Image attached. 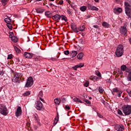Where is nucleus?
<instances>
[{
	"label": "nucleus",
	"mask_w": 131,
	"mask_h": 131,
	"mask_svg": "<svg viewBox=\"0 0 131 131\" xmlns=\"http://www.w3.org/2000/svg\"><path fill=\"white\" fill-rule=\"evenodd\" d=\"M123 46L120 45L117 47V49L115 52L116 56L117 57H121L122 55H123L124 53V49Z\"/></svg>",
	"instance_id": "1"
},
{
	"label": "nucleus",
	"mask_w": 131,
	"mask_h": 131,
	"mask_svg": "<svg viewBox=\"0 0 131 131\" xmlns=\"http://www.w3.org/2000/svg\"><path fill=\"white\" fill-rule=\"evenodd\" d=\"M122 111L125 115L131 114V105H124L122 107Z\"/></svg>",
	"instance_id": "2"
},
{
	"label": "nucleus",
	"mask_w": 131,
	"mask_h": 131,
	"mask_svg": "<svg viewBox=\"0 0 131 131\" xmlns=\"http://www.w3.org/2000/svg\"><path fill=\"white\" fill-rule=\"evenodd\" d=\"M0 113L4 116H7L8 115V108L4 104H0Z\"/></svg>",
	"instance_id": "3"
},
{
	"label": "nucleus",
	"mask_w": 131,
	"mask_h": 131,
	"mask_svg": "<svg viewBox=\"0 0 131 131\" xmlns=\"http://www.w3.org/2000/svg\"><path fill=\"white\" fill-rule=\"evenodd\" d=\"M35 107L37 110L38 111H41V110H45L43 106L42 105V103L40 102L39 100H37L35 104Z\"/></svg>",
	"instance_id": "4"
},
{
	"label": "nucleus",
	"mask_w": 131,
	"mask_h": 131,
	"mask_svg": "<svg viewBox=\"0 0 131 131\" xmlns=\"http://www.w3.org/2000/svg\"><path fill=\"white\" fill-rule=\"evenodd\" d=\"M32 85H33V78L32 77H29L27 79L25 88H31Z\"/></svg>",
	"instance_id": "5"
},
{
	"label": "nucleus",
	"mask_w": 131,
	"mask_h": 131,
	"mask_svg": "<svg viewBox=\"0 0 131 131\" xmlns=\"http://www.w3.org/2000/svg\"><path fill=\"white\" fill-rule=\"evenodd\" d=\"M20 80H21V75L19 73L15 74L12 78V81L13 82H20Z\"/></svg>",
	"instance_id": "6"
},
{
	"label": "nucleus",
	"mask_w": 131,
	"mask_h": 131,
	"mask_svg": "<svg viewBox=\"0 0 131 131\" xmlns=\"http://www.w3.org/2000/svg\"><path fill=\"white\" fill-rule=\"evenodd\" d=\"M21 115H22V109H21V107L18 106L17 107L15 112V116L19 117V116H21Z\"/></svg>",
	"instance_id": "7"
},
{
	"label": "nucleus",
	"mask_w": 131,
	"mask_h": 131,
	"mask_svg": "<svg viewBox=\"0 0 131 131\" xmlns=\"http://www.w3.org/2000/svg\"><path fill=\"white\" fill-rule=\"evenodd\" d=\"M120 33H121V34H123V35H125V34L127 33V31H126V25H125L123 27H121Z\"/></svg>",
	"instance_id": "8"
},
{
	"label": "nucleus",
	"mask_w": 131,
	"mask_h": 131,
	"mask_svg": "<svg viewBox=\"0 0 131 131\" xmlns=\"http://www.w3.org/2000/svg\"><path fill=\"white\" fill-rule=\"evenodd\" d=\"M126 72H127L128 73L127 79L128 81H131V68H127L126 70Z\"/></svg>",
	"instance_id": "9"
},
{
	"label": "nucleus",
	"mask_w": 131,
	"mask_h": 131,
	"mask_svg": "<svg viewBox=\"0 0 131 131\" xmlns=\"http://www.w3.org/2000/svg\"><path fill=\"white\" fill-rule=\"evenodd\" d=\"M88 8L89 10H92L93 11H99V8L94 6L91 4L88 5Z\"/></svg>",
	"instance_id": "10"
},
{
	"label": "nucleus",
	"mask_w": 131,
	"mask_h": 131,
	"mask_svg": "<svg viewBox=\"0 0 131 131\" xmlns=\"http://www.w3.org/2000/svg\"><path fill=\"white\" fill-rule=\"evenodd\" d=\"M71 28L73 29V30H74L75 32H78V29H77V27L76 26V25L75 24H72L71 25Z\"/></svg>",
	"instance_id": "11"
},
{
	"label": "nucleus",
	"mask_w": 131,
	"mask_h": 131,
	"mask_svg": "<svg viewBox=\"0 0 131 131\" xmlns=\"http://www.w3.org/2000/svg\"><path fill=\"white\" fill-rule=\"evenodd\" d=\"M24 55V57L27 59H31V58H32V55L28 52H25Z\"/></svg>",
	"instance_id": "12"
},
{
	"label": "nucleus",
	"mask_w": 131,
	"mask_h": 131,
	"mask_svg": "<svg viewBox=\"0 0 131 131\" xmlns=\"http://www.w3.org/2000/svg\"><path fill=\"white\" fill-rule=\"evenodd\" d=\"M125 12L126 15H127L128 17H129V18H131V8L126 9V10H125Z\"/></svg>",
	"instance_id": "13"
},
{
	"label": "nucleus",
	"mask_w": 131,
	"mask_h": 131,
	"mask_svg": "<svg viewBox=\"0 0 131 131\" xmlns=\"http://www.w3.org/2000/svg\"><path fill=\"white\" fill-rule=\"evenodd\" d=\"M116 130L117 131H123L124 130V128L123 126H121L120 125H117L116 126Z\"/></svg>",
	"instance_id": "14"
},
{
	"label": "nucleus",
	"mask_w": 131,
	"mask_h": 131,
	"mask_svg": "<svg viewBox=\"0 0 131 131\" xmlns=\"http://www.w3.org/2000/svg\"><path fill=\"white\" fill-rule=\"evenodd\" d=\"M43 95V94L42 93V91H40L39 92V93L38 94V98L42 102H44V101H45V100H43V99L42 98Z\"/></svg>",
	"instance_id": "15"
},
{
	"label": "nucleus",
	"mask_w": 131,
	"mask_h": 131,
	"mask_svg": "<svg viewBox=\"0 0 131 131\" xmlns=\"http://www.w3.org/2000/svg\"><path fill=\"white\" fill-rule=\"evenodd\" d=\"M9 37L10 38H11L12 41H13L14 42H17V41H18V38L15 36H12V35H10Z\"/></svg>",
	"instance_id": "16"
},
{
	"label": "nucleus",
	"mask_w": 131,
	"mask_h": 131,
	"mask_svg": "<svg viewBox=\"0 0 131 131\" xmlns=\"http://www.w3.org/2000/svg\"><path fill=\"white\" fill-rule=\"evenodd\" d=\"M114 12L115 14H117V13H121L122 12V9L119 7L114 8Z\"/></svg>",
	"instance_id": "17"
},
{
	"label": "nucleus",
	"mask_w": 131,
	"mask_h": 131,
	"mask_svg": "<svg viewBox=\"0 0 131 131\" xmlns=\"http://www.w3.org/2000/svg\"><path fill=\"white\" fill-rule=\"evenodd\" d=\"M83 56H84V54L82 52H80L77 55V58L78 60H82V58H83Z\"/></svg>",
	"instance_id": "18"
},
{
	"label": "nucleus",
	"mask_w": 131,
	"mask_h": 131,
	"mask_svg": "<svg viewBox=\"0 0 131 131\" xmlns=\"http://www.w3.org/2000/svg\"><path fill=\"white\" fill-rule=\"evenodd\" d=\"M52 19L55 20H60V19H61V16L59 14H55V15L52 16Z\"/></svg>",
	"instance_id": "19"
},
{
	"label": "nucleus",
	"mask_w": 131,
	"mask_h": 131,
	"mask_svg": "<svg viewBox=\"0 0 131 131\" xmlns=\"http://www.w3.org/2000/svg\"><path fill=\"white\" fill-rule=\"evenodd\" d=\"M71 55L72 58H74V57H76V55H77V51H73L71 52Z\"/></svg>",
	"instance_id": "20"
},
{
	"label": "nucleus",
	"mask_w": 131,
	"mask_h": 131,
	"mask_svg": "<svg viewBox=\"0 0 131 131\" xmlns=\"http://www.w3.org/2000/svg\"><path fill=\"white\" fill-rule=\"evenodd\" d=\"M54 102L56 105H59L60 103H61V99L59 98H55Z\"/></svg>",
	"instance_id": "21"
},
{
	"label": "nucleus",
	"mask_w": 131,
	"mask_h": 131,
	"mask_svg": "<svg viewBox=\"0 0 131 131\" xmlns=\"http://www.w3.org/2000/svg\"><path fill=\"white\" fill-rule=\"evenodd\" d=\"M95 74L100 78V79L102 78V74H101V73L99 71L96 70L95 71Z\"/></svg>",
	"instance_id": "22"
},
{
	"label": "nucleus",
	"mask_w": 131,
	"mask_h": 131,
	"mask_svg": "<svg viewBox=\"0 0 131 131\" xmlns=\"http://www.w3.org/2000/svg\"><path fill=\"white\" fill-rule=\"evenodd\" d=\"M102 25L103 26V27H106V28H109V27L110 26L108 23L105 21L102 23Z\"/></svg>",
	"instance_id": "23"
},
{
	"label": "nucleus",
	"mask_w": 131,
	"mask_h": 131,
	"mask_svg": "<svg viewBox=\"0 0 131 131\" xmlns=\"http://www.w3.org/2000/svg\"><path fill=\"white\" fill-rule=\"evenodd\" d=\"M124 5H125V10H126V9H130V5H129V4H128V3L125 2Z\"/></svg>",
	"instance_id": "24"
},
{
	"label": "nucleus",
	"mask_w": 131,
	"mask_h": 131,
	"mask_svg": "<svg viewBox=\"0 0 131 131\" xmlns=\"http://www.w3.org/2000/svg\"><path fill=\"white\" fill-rule=\"evenodd\" d=\"M30 94H31L30 91H27L23 94V96L24 97H27V96H29Z\"/></svg>",
	"instance_id": "25"
},
{
	"label": "nucleus",
	"mask_w": 131,
	"mask_h": 131,
	"mask_svg": "<svg viewBox=\"0 0 131 131\" xmlns=\"http://www.w3.org/2000/svg\"><path fill=\"white\" fill-rule=\"evenodd\" d=\"M5 22L7 23V24H9V23H11L12 19L10 18H5Z\"/></svg>",
	"instance_id": "26"
},
{
	"label": "nucleus",
	"mask_w": 131,
	"mask_h": 131,
	"mask_svg": "<svg viewBox=\"0 0 131 131\" xmlns=\"http://www.w3.org/2000/svg\"><path fill=\"white\" fill-rule=\"evenodd\" d=\"M80 11L82 12H85V11H86V6H82L80 8Z\"/></svg>",
	"instance_id": "27"
},
{
	"label": "nucleus",
	"mask_w": 131,
	"mask_h": 131,
	"mask_svg": "<svg viewBox=\"0 0 131 131\" xmlns=\"http://www.w3.org/2000/svg\"><path fill=\"white\" fill-rule=\"evenodd\" d=\"M45 15L48 17V18H50L51 17V12L47 11L45 12Z\"/></svg>",
	"instance_id": "28"
},
{
	"label": "nucleus",
	"mask_w": 131,
	"mask_h": 131,
	"mask_svg": "<svg viewBox=\"0 0 131 131\" xmlns=\"http://www.w3.org/2000/svg\"><path fill=\"white\" fill-rule=\"evenodd\" d=\"M36 13H38V14H41L43 13L44 10L43 9H36Z\"/></svg>",
	"instance_id": "29"
},
{
	"label": "nucleus",
	"mask_w": 131,
	"mask_h": 131,
	"mask_svg": "<svg viewBox=\"0 0 131 131\" xmlns=\"http://www.w3.org/2000/svg\"><path fill=\"white\" fill-rule=\"evenodd\" d=\"M84 26H81L78 28V31H83L84 30Z\"/></svg>",
	"instance_id": "30"
},
{
	"label": "nucleus",
	"mask_w": 131,
	"mask_h": 131,
	"mask_svg": "<svg viewBox=\"0 0 131 131\" xmlns=\"http://www.w3.org/2000/svg\"><path fill=\"white\" fill-rule=\"evenodd\" d=\"M126 66L125 65H122L121 67V70H122V71H125V70H126Z\"/></svg>",
	"instance_id": "31"
},
{
	"label": "nucleus",
	"mask_w": 131,
	"mask_h": 131,
	"mask_svg": "<svg viewBox=\"0 0 131 131\" xmlns=\"http://www.w3.org/2000/svg\"><path fill=\"white\" fill-rule=\"evenodd\" d=\"M1 2L3 6H6V5H7V3L8 2V0H1Z\"/></svg>",
	"instance_id": "32"
},
{
	"label": "nucleus",
	"mask_w": 131,
	"mask_h": 131,
	"mask_svg": "<svg viewBox=\"0 0 131 131\" xmlns=\"http://www.w3.org/2000/svg\"><path fill=\"white\" fill-rule=\"evenodd\" d=\"M61 20H63L64 21H65V22L67 21V17H66L65 15H62L61 16Z\"/></svg>",
	"instance_id": "33"
},
{
	"label": "nucleus",
	"mask_w": 131,
	"mask_h": 131,
	"mask_svg": "<svg viewBox=\"0 0 131 131\" xmlns=\"http://www.w3.org/2000/svg\"><path fill=\"white\" fill-rule=\"evenodd\" d=\"M59 120V117H56L54 119V124H57L58 123V121Z\"/></svg>",
	"instance_id": "34"
},
{
	"label": "nucleus",
	"mask_w": 131,
	"mask_h": 131,
	"mask_svg": "<svg viewBox=\"0 0 131 131\" xmlns=\"http://www.w3.org/2000/svg\"><path fill=\"white\" fill-rule=\"evenodd\" d=\"M74 102H79L80 103H82V101H81V100H80V99L77 98V97H75L74 99Z\"/></svg>",
	"instance_id": "35"
},
{
	"label": "nucleus",
	"mask_w": 131,
	"mask_h": 131,
	"mask_svg": "<svg viewBox=\"0 0 131 131\" xmlns=\"http://www.w3.org/2000/svg\"><path fill=\"white\" fill-rule=\"evenodd\" d=\"M99 92L100 94H103V92H104V89L102 87H99Z\"/></svg>",
	"instance_id": "36"
},
{
	"label": "nucleus",
	"mask_w": 131,
	"mask_h": 131,
	"mask_svg": "<svg viewBox=\"0 0 131 131\" xmlns=\"http://www.w3.org/2000/svg\"><path fill=\"white\" fill-rule=\"evenodd\" d=\"M89 84H90V82H89V81H86L84 83V86H85V88H88Z\"/></svg>",
	"instance_id": "37"
},
{
	"label": "nucleus",
	"mask_w": 131,
	"mask_h": 131,
	"mask_svg": "<svg viewBox=\"0 0 131 131\" xmlns=\"http://www.w3.org/2000/svg\"><path fill=\"white\" fill-rule=\"evenodd\" d=\"M14 50H15V52L17 53H20V49H18V48H17V47H16V46L14 47Z\"/></svg>",
	"instance_id": "38"
},
{
	"label": "nucleus",
	"mask_w": 131,
	"mask_h": 131,
	"mask_svg": "<svg viewBox=\"0 0 131 131\" xmlns=\"http://www.w3.org/2000/svg\"><path fill=\"white\" fill-rule=\"evenodd\" d=\"M7 26L9 29H12V25L11 24V23L7 24Z\"/></svg>",
	"instance_id": "39"
},
{
	"label": "nucleus",
	"mask_w": 131,
	"mask_h": 131,
	"mask_svg": "<svg viewBox=\"0 0 131 131\" xmlns=\"http://www.w3.org/2000/svg\"><path fill=\"white\" fill-rule=\"evenodd\" d=\"M122 94V92L120 91V92H118L117 96V97H118V98H120V97H121Z\"/></svg>",
	"instance_id": "40"
},
{
	"label": "nucleus",
	"mask_w": 131,
	"mask_h": 131,
	"mask_svg": "<svg viewBox=\"0 0 131 131\" xmlns=\"http://www.w3.org/2000/svg\"><path fill=\"white\" fill-rule=\"evenodd\" d=\"M12 58H13V55L12 54L8 55V57H7L8 60H11V59H12Z\"/></svg>",
	"instance_id": "41"
},
{
	"label": "nucleus",
	"mask_w": 131,
	"mask_h": 131,
	"mask_svg": "<svg viewBox=\"0 0 131 131\" xmlns=\"http://www.w3.org/2000/svg\"><path fill=\"white\" fill-rule=\"evenodd\" d=\"M63 53L64 54V55H69V51L66 50L63 52Z\"/></svg>",
	"instance_id": "42"
},
{
	"label": "nucleus",
	"mask_w": 131,
	"mask_h": 131,
	"mask_svg": "<svg viewBox=\"0 0 131 131\" xmlns=\"http://www.w3.org/2000/svg\"><path fill=\"white\" fill-rule=\"evenodd\" d=\"M113 92L114 93H117L118 92V89H117V88H114L113 90Z\"/></svg>",
	"instance_id": "43"
},
{
	"label": "nucleus",
	"mask_w": 131,
	"mask_h": 131,
	"mask_svg": "<svg viewBox=\"0 0 131 131\" xmlns=\"http://www.w3.org/2000/svg\"><path fill=\"white\" fill-rule=\"evenodd\" d=\"M97 113V115L98 116V117H99V118H103V116H102V115L99 114V113Z\"/></svg>",
	"instance_id": "44"
},
{
	"label": "nucleus",
	"mask_w": 131,
	"mask_h": 131,
	"mask_svg": "<svg viewBox=\"0 0 131 131\" xmlns=\"http://www.w3.org/2000/svg\"><path fill=\"white\" fill-rule=\"evenodd\" d=\"M79 66H80V68H81V67H83V66H84V63H80L79 64Z\"/></svg>",
	"instance_id": "45"
},
{
	"label": "nucleus",
	"mask_w": 131,
	"mask_h": 131,
	"mask_svg": "<svg viewBox=\"0 0 131 131\" xmlns=\"http://www.w3.org/2000/svg\"><path fill=\"white\" fill-rule=\"evenodd\" d=\"M118 114H119V115H122V112L120 110L118 111Z\"/></svg>",
	"instance_id": "46"
},
{
	"label": "nucleus",
	"mask_w": 131,
	"mask_h": 131,
	"mask_svg": "<svg viewBox=\"0 0 131 131\" xmlns=\"http://www.w3.org/2000/svg\"><path fill=\"white\" fill-rule=\"evenodd\" d=\"M63 3H64V1H63L62 0H61L60 1H59L58 5H63Z\"/></svg>",
	"instance_id": "47"
},
{
	"label": "nucleus",
	"mask_w": 131,
	"mask_h": 131,
	"mask_svg": "<svg viewBox=\"0 0 131 131\" xmlns=\"http://www.w3.org/2000/svg\"><path fill=\"white\" fill-rule=\"evenodd\" d=\"M65 109L66 110H70V107L68 106H66Z\"/></svg>",
	"instance_id": "48"
},
{
	"label": "nucleus",
	"mask_w": 131,
	"mask_h": 131,
	"mask_svg": "<svg viewBox=\"0 0 131 131\" xmlns=\"http://www.w3.org/2000/svg\"><path fill=\"white\" fill-rule=\"evenodd\" d=\"M84 102H85V103H87V104H90V101H89V100H88L86 99H85L84 100Z\"/></svg>",
	"instance_id": "49"
},
{
	"label": "nucleus",
	"mask_w": 131,
	"mask_h": 131,
	"mask_svg": "<svg viewBox=\"0 0 131 131\" xmlns=\"http://www.w3.org/2000/svg\"><path fill=\"white\" fill-rule=\"evenodd\" d=\"M93 27L94 28H97V29L99 28V26H98V25H94L93 26Z\"/></svg>",
	"instance_id": "50"
},
{
	"label": "nucleus",
	"mask_w": 131,
	"mask_h": 131,
	"mask_svg": "<svg viewBox=\"0 0 131 131\" xmlns=\"http://www.w3.org/2000/svg\"><path fill=\"white\" fill-rule=\"evenodd\" d=\"M38 60H39V57H36L35 58V61H38Z\"/></svg>",
	"instance_id": "51"
},
{
	"label": "nucleus",
	"mask_w": 131,
	"mask_h": 131,
	"mask_svg": "<svg viewBox=\"0 0 131 131\" xmlns=\"http://www.w3.org/2000/svg\"><path fill=\"white\" fill-rule=\"evenodd\" d=\"M73 68L74 70H76V71L77 70V67H76V66L74 67Z\"/></svg>",
	"instance_id": "52"
},
{
	"label": "nucleus",
	"mask_w": 131,
	"mask_h": 131,
	"mask_svg": "<svg viewBox=\"0 0 131 131\" xmlns=\"http://www.w3.org/2000/svg\"><path fill=\"white\" fill-rule=\"evenodd\" d=\"M76 67H77V68H80V66H79V64L76 65Z\"/></svg>",
	"instance_id": "53"
},
{
	"label": "nucleus",
	"mask_w": 131,
	"mask_h": 131,
	"mask_svg": "<svg viewBox=\"0 0 131 131\" xmlns=\"http://www.w3.org/2000/svg\"><path fill=\"white\" fill-rule=\"evenodd\" d=\"M35 118L36 119V120H37V115H36V116H35Z\"/></svg>",
	"instance_id": "54"
},
{
	"label": "nucleus",
	"mask_w": 131,
	"mask_h": 131,
	"mask_svg": "<svg viewBox=\"0 0 131 131\" xmlns=\"http://www.w3.org/2000/svg\"><path fill=\"white\" fill-rule=\"evenodd\" d=\"M2 74H3V72L0 71V76H1V75H2Z\"/></svg>",
	"instance_id": "55"
},
{
	"label": "nucleus",
	"mask_w": 131,
	"mask_h": 131,
	"mask_svg": "<svg viewBox=\"0 0 131 131\" xmlns=\"http://www.w3.org/2000/svg\"><path fill=\"white\" fill-rule=\"evenodd\" d=\"M95 2H96V3H99V0H95Z\"/></svg>",
	"instance_id": "56"
},
{
	"label": "nucleus",
	"mask_w": 131,
	"mask_h": 131,
	"mask_svg": "<svg viewBox=\"0 0 131 131\" xmlns=\"http://www.w3.org/2000/svg\"><path fill=\"white\" fill-rule=\"evenodd\" d=\"M92 78H93V77H92V76L89 77V79H91V80H92Z\"/></svg>",
	"instance_id": "57"
},
{
	"label": "nucleus",
	"mask_w": 131,
	"mask_h": 131,
	"mask_svg": "<svg viewBox=\"0 0 131 131\" xmlns=\"http://www.w3.org/2000/svg\"><path fill=\"white\" fill-rule=\"evenodd\" d=\"M67 2H68L69 4H70V1L69 0H66Z\"/></svg>",
	"instance_id": "58"
},
{
	"label": "nucleus",
	"mask_w": 131,
	"mask_h": 131,
	"mask_svg": "<svg viewBox=\"0 0 131 131\" xmlns=\"http://www.w3.org/2000/svg\"><path fill=\"white\" fill-rule=\"evenodd\" d=\"M41 0H36V2H40Z\"/></svg>",
	"instance_id": "59"
},
{
	"label": "nucleus",
	"mask_w": 131,
	"mask_h": 131,
	"mask_svg": "<svg viewBox=\"0 0 131 131\" xmlns=\"http://www.w3.org/2000/svg\"><path fill=\"white\" fill-rule=\"evenodd\" d=\"M78 48H79V50H80L81 49L80 47H78Z\"/></svg>",
	"instance_id": "60"
},
{
	"label": "nucleus",
	"mask_w": 131,
	"mask_h": 131,
	"mask_svg": "<svg viewBox=\"0 0 131 131\" xmlns=\"http://www.w3.org/2000/svg\"><path fill=\"white\" fill-rule=\"evenodd\" d=\"M49 1H50V2H54V1L55 0H49Z\"/></svg>",
	"instance_id": "61"
},
{
	"label": "nucleus",
	"mask_w": 131,
	"mask_h": 131,
	"mask_svg": "<svg viewBox=\"0 0 131 131\" xmlns=\"http://www.w3.org/2000/svg\"><path fill=\"white\" fill-rule=\"evenodd\" d=\"M90 100H92V97L89 98Z\"/></svg>",
	"instance_id": "62"
},
{
	"label": "nucleus",
	"mask_w": 131,
	"mask_h": 131,
	"mask_svg": "<svg viewBox=\"0 0 131 131\" xmlns=\"http://www.w3.org/2000/svg\"><path fill=\"white\" fill-rule=\"evenodd\" d=\"M96 78H97V79H99V78L97 77H96Z\"/></svg>",
	"instance_id": "63"
},
{
	"label": "nucleus",
	"mask_w": 131,
	"mask_h": 131,
	"mask_svg": "<svg viewBox=\"0 0 131 131\" xmlns=\"http://www.w3.org/2000/svg\"><path fill=\"white\" fill-rule=\"evenodd\" d=\"M122 74V73H120V74Z\"/></svg>",
	"instance_id": "64"
}]
</instances>
